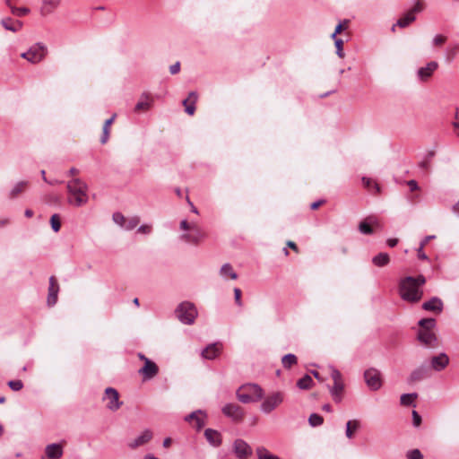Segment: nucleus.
Here are the masks:
<instances>
[{
  "label": "nucleus",
  "mask_w": 459,
  "mask_h": 459,
  "mask_svg": "<svg viewBox=\"0 0 459 459\" xmlns=\"http://www.w3.org/2000/svg\"><path fill=\"white\" fill-rule=\"evenodd\" d=\"M426 283V279L423 275L417 277L406 276L399 281V294L402 299L416 303L419 302L423 296L421 287Z\"/></svg>",
  "instance_id": "nucleus-1"
},
{
  "label": "nucleus",
  "mask_w": 459,
  "mask_h": 459,
  "mask_svg": "<svg viewBox=\"0 0 459 459\" xmlns=\"http://www.w3.org/2000/svg\"><path fill=\"white\" fill-rule=\"evenodd\" d=\"M66 188L69 194V204L80 207L88 203V186L85 182L75 178L67 182Z\"/></svg>",
  "instance_id": "nucleus-2"
},
{
  "label": "nucleus",
  "mask_w": 459,
  "mask_h": 459,
  "mask_svg": "<svg viewBox=\"0 0 459 459\" xmlns=\"http://www.w3.org/2000/svg\"><path fill=\"white\" fill-rule=\"evenodd\" d=\"M420 329L417 333V339L424 346L435 349L438 347V340L433 329L436 326L434 318H423L419 321Z\"/></svg>",
  "instance_id": "nucleus-3"
},
{
  "label": "nucleus",
  "mask_w": 459,
  "mask_h": 459,
  "mask_svg": "<svg viewBox=\"0 0 459 459\" xmlns=\"http://www.w3.org/2000/svg\"><path fill=\"white\" fill-rule=\"evenodd\" d=\"M179 228L185 231L181 235V239L187 243L198 245L206 238V233L195 222L190 223L186 220H183Z\"/></svg>",
  "instance_id": "nucleus-4"
},
{
  "label": "nucleus",
  "mask_w": 459,
  "mask_h": 459,
  "mask_svg": "<svg viewBox=\"0 0 459 459\" xmlns=\"http://www.w3.org/2000/svg\"><path fill=\"white\" fill-rule=\"evenodd\" d=\"M237 398L243 403H250L263 397L262 388L255 384H247L240 386L236 393Z\"/></svg>",
  "instance_id": "nucleus-5"
},
{
  "label": "nucleus",
  "mask_w": 459,
  "mask_h": 459,
  "mask_svg": "<svg viewBox=\"0 0 459 459\" xmlns=\"http://www.w3.org/2000/svg\"><path fill=\"white\" fill-rule=\"evenodd\" d=\"M178 319L186 325H192L197 316V310L194 304L185 301L180 303L175 310Z\"/></svg>",
  "instance_id": "nucleus-6"
},
{
  "label": "nucleus",
  "mask_w": 459,
  "mask_h": 459,
  "mask_svg": "<svg viewBox=\"0 0 459 459\" xmlns=\"http://www.w3.org/2000/svg\"><path fill=\"white\" fill-rule=\"evenodd\" d=\"M48 55V48L43 43L32 45L26 52L21 54V57L26 59L31 64H39Z\"/></svg>",
  "instance_id": "nucleus-7"
},
{
  "label": "nucleus",
  "mask_w": 459,
  "mask_h": 459,
  "mask_svg": "<svg viewBox=\"0 0 459 459\" xmlns=\"http://www.w3.org/2000/svg\"><path fill=\"white\" fill-rule=\"evenodd\" d=\"M364 378L367 385L373 391L382 386V375L377 368H371L365 371Z\"/></svg>",
  "instance_id": "nucleus-8"
},
{
  "label": "nucleus",
  "mask_w": 459,
  "mask_h": 459,
  "mask_svg": "<svg viewBox=\"0 0 459 459\" xmlns=\"http://www.w3.org/2000/svg\"><path fill=\"white\" fill-rule=\"evenodd\" d=\"M283 402V394L275 392L268 395L261 404V411L270 413Z\"/></svg>",
  "instance_id": "nucleus-9"
},
{
  "label": "nucleus",
  "mask_w": 459,
  "mask_h": 459,
  "mask_svg": "<svg viewBox=\"0 0 459 459\" xmlns=\"http://www.w3.org/2000/svg\"><path fill=\"white\" fill-rule=\"evenodd\" d=\"M423 9V3L421 1H417L414 6L397 21L396 25L400 28L408 27L411 22L415 21V13H420Z\"/></svg>",
  "instance_id": "nucleus-10"
},
{
  "label": "nucleus",
  "mask_w": 459,
  "mask_h": 459,
  "mask_svg": "<svg viewBox=\"0 0 459 459\" xmlns=\"http://www.w3.org/2000/svg\"><path fill=\"white\" fill-rule=\"evenodd\" d=\"M103 400L107 401L106 406L112 411H117L123 404V403L119 401L118 392L113 387H107L105 389Z\"/></svg>",
  "instance_id": "nucleus-11"
},
{
  "label": "nucleus",
  "mask_w": 459,
  "mask_h": 459,
  "mask_svg": "<svg viewBox=\"0 0 459 459\" xmlns=\"http://www.w3.org/2000/svg\"><path fill=\"white\" fill-rule=\"evenodd\" d=\"M221 411L225 416L236 422L241 421L245 416L244 410L236 403H227L222 407Z\"/></svg>",
  "instance_id": "nucleus-12"
},
{
  "label": "nucleus",
  "mask_w": 459,
  "mask_h": 459,
  "mask_svg": "<svg viewBox=\"0 0 459 459\" xmlns=\"http://www.w3.org/2000/svg\"><path fill=\"white\" fill-rule=\"evenodd\" d=\"M143 380H150L156 377L159 373L158 366L151 359H146L143 367L138 370Z\"/></svg>",
  "instance_id": "nucleus-13"
},
{
  "label": "nucleus",
  "mask_w": 459,
  "mask_h": 459,
  "mask_svg": "<svg viewBox=\"0 0 459 459\" xmlns=\"http://www.w3.org/2000/svg\"><path fill=\"white\" fill-rule=\"evenodd\" d=\"M152 437L153 433L151 429H144L138 437L132 439L127 446L131 449H136L149 443L152 439Z\"/></svg>",
  "instance_id": "nucleus-14"
},
{
  "label": "nucleus",
  "mask_w": 459,
  "mask_h": 459,
  "mask_svg": "<svg viewBox=\"0 0 459 459\" xmlns=\"http://www.w3.org/2000/svg\"><path fill=\"white\" fill-rule=\"evenodd\" d=\"M59 292V285L54 276L49 278V287L47 298V304L48 307H53L57 302V296Z\"/></svg>",
  "instance_id": "nucleus-15"
},
{
  "label": "nucleus",
  "mask_w": 459,
  "mask_h": 459,
  "mask_svg": "<svg viewBox=\"0 0 459 459\" xmlns=\"http://www.w3.org/2000/svg\"><path fill=\"white\" fill-rule=\"evenodd\" d=\"M449 364V358L445 352H441L430 359V368L435 371H441Z\"/></svg>",
  "instance_id": "nucleus-16"
},
{
  "label": "nucleus",
  "mask_w": 459,
  "mask_h": 459,
  "mask_svg": "<svg viewBox=\"0 0 459 459\" xmlns=\"http://www.w3.org/2000/svg\"><path fill=\"white\" fill-rule=\"evenodd\" d=\"M234 451L239 459H246L252 454L251 447L242 439L235 441Z\"/></svg>",
  "instance_id": "nucleus-17"
},
{
  "label": "nucleus",
  "mask_w": 459,
  "mask_h": 459,
  "mask_svg": "<svg viewBox=\"0 0 459 459\" xmlns=\"http://www.w3.org/2000/svg\"><path fill=\"white\" fill-rule=\"evenodd\" d=\"M437 67L438 64L435 61L428 63L426 66L420 67L418 70L417 74L419 79L422 82L428 81L431 77L433 73L437 69Z\"/></svg>",
  "instance_id": "nucleus-18"
},
{
  "label": "nucleus",
  "mask_w": 459,
  "mask_h": 459,
  "mask_svg": "<svg viewBox=\"0 0 459 459\" xmlns=\"http://www.w3.org/2000/svg\"><path fill=\"white\" fill-rule=\"evenodd\" d=\"M378 221L374 216H368L359 224V230L365 235H370L374 232L373 226H378Z\"/></svg>",
  "instance_id": "nucleus-19"
},
{
  "label": "nucleus",
  "mask_w": 459,
  "mask_h": 459,
  "mask_svg": "<svg viewBox=\"0 0 459 459\" xmlns=\"http://www.w3.org/2000/svg\"><path fill=\"white\" fill-rule=\"evenodd\" d=\"M206 414L203 411H195L186 417L188 422L195 421V427L201 429L205 425Z\"/></svg>",
  "instance_id": "nucleus-20"
},
{
  "label": "nucleus",
  "mask_w": 459,
  "mask_h": 459,
  "mask_svg": "<svg viewBox=\"0 0 459 459\" xmlns=\"http://www.w3.org/2000/svg\"><path fill=\"white\" fill-rule=\"evenodd\" d=\"M61 0H42V4L39 9L40 15L47 17L53 13L59 6Z\"/></svg>",
  "instance_id": "nucleus-21"
},
{
  "label": "nucleus",
  "mask_w": 459,
  "mask_h": 459,
  "mask_svg": "<svg viewBox=\"0 0 459 459\" xmlns=\"http://www.w3.org/2000/svg\"><path fill=\"white\" fill-rule=\"evenodd\" d=\"M45 454L48 459H59L63 455V446L56 443L48 445L45 448Z\"/></svg>",
  "instance_id": "nucleus-22"
},
{
  "label": "nucleus",
  "mask_w": 459,
  "mask_h": 459,
  "mask_svg": "<svg viewBox=\"0 0 459 459\" xmlns=\"http://www.w3.org/2000/svg\"><path fill=\"white\" fill-rule=\"evenodd\" d=\"M1 24L4 26L5 30H10L12 32L19 31L23 25L21 21L13 20L10 17L4 18L1 21Z\"/></svg>",
  "instance_id": "nucleus-23"
},
{
  "label": "nucleus",
  "mask_w": 459,
  "mask_h": 459,
  "mask_svg": "<svg viewBox=\"0 0 459 459\" xmlns=\"http://www.w3.org/2000/svg\"><path fill=\"white\" fill-rule=\"evenodd\" d=\"M221 351V345L219 343H212L208 345L203 351L202 356L206 359H215Z\"/></svg>",
  "instance_id": "nucleus-24"
},
{
  "label": "nucleus",
  "mask_w": 459,
  "mask_h": 459,
  "mask_svg": "<svg viewBox=\"0 0 459 459\" xmlns=\"http://www.w3.org/2000/svg\"><path fill=\"white\" fill-rule=\"evenodd\" d=\"M443 303L438 298H432L430 300L422 304V308L428 311L441 312Z\"/></svg>",
  "instance_id": "nucleus-25"
},
{
  "label": "nucleus",
  "mask_w": 459,
  "mask_h": 459,
  "mask_svg": "<svg viewBox=\"0 0 459 459\" xmlns=\"http://www.w3.org/2000/svg\"><path fill=\"white\" fill-rule=\"evenodd\" d=\"M204 436L207 441L213 446H218L221 443V434L217 430L207 429L204 431Z\"/></svg>",
  "instance_id": "nucleus-26"
},
{
  "label": "nucleus",
  "mask_w": 459,
  "mask_h": 459,
  "mask_svg": "<svg viewBox=\"0 0 459 459\" xmlns=\"http://www.w3.org/2000/svg\"><path fill=\"white\" fill-rule=\"evenodd\" d=\"M344 389V384L342 383H333V385L330 388V393L333 398V400L337 403H340L342 400V392Z\"/></svg>",
  "instance_id": "nucleus-27"
},
{
  "label": "nucleus",
  "mask_w": 459,
  "mask_h": 459,
  "mask_svg": "<svg viewBox=\"0 0 459 459\" xmlns=\"http://www.w3.org/2000/svg\"><path fill=\"white\" fill-rule=\"evenodd\" d=\"M151 107V97L147 93L141 96V100L135 105V111L147 110Z\"/></svg>",
  "instance_id": "nucleus-28"
},
{
  "label": "nucleus",
  "mask_w": 459,
  "mask_h": 459,
  "mask_svg": "<svg viewBox=\"0 0 459 459\" xmlns=\"http://www.w3.org/2000/svg\"><path fill=\"white\" fill-rule=\"evenodd\" d=\"M390 257L386 253H379L372 258V263L377 267H383L389 264Z\"/></svg>",
  "instance_id": "nucleus-29"
},
{
  "label": "nucleus",
  "mask_w": 459,
  "mask_h": 459,
  "mask_svg": "<svg viewBox=\"0 0 459 459\" xmlns=\"http://www.w3.org/2000/svg\"><path fill=\"white\" fill-rule=\"evenodd\" d=\"M28 187L27 181H21L17 183L10 191L9 197L11 199L16 198L20 194L23 193Z\"/></svg>",
  "instance_id": "nucleus-30"
},
{
  "label": "nucleus",
  "mask_w": 459,
  "mask_h": 459,
  "mask_svg": "<svg viewBox=\"0 0 459 459\" xmlns=\"http://www.w3.org/2000/svg\"><path fill=\"white\" fill-rule=\"evenodd\" d=\"M220 273L222 277H230V279L232 280H236L238 278V274L235 273V271L233 270L231 264H224L221 270H220Z\"/></svg>",
  "instance_id": "nucleus-31"
},
{
  "label": "nucleus",
  "mask_w": 459,
  "mask_h": 459,
  "mask_svg": "<svg viewBox=\"0 0 459 459\" xmlns=\"http://www.w3.org/2000/svg\"><path fill=\"white\" fill-rule=\"evenodd\" d=\"M116 117V114H114L109 119L106 120L103 126V132L102 136L100 139L101 143H106L109 137V127L111 124L113 123L114 119Z\"/></svg>",
  "instance_id": "nucleus-32"
},
{
  "label": "nucleus",
  "mask_w": 459,
  "mask_h": 459,
  "mask_svg": "<svg viewBox=\"0 0 459 459\" xmlns=\"http://www.w3.org/2000/svg\"><path fill=\"white\" fill-rule=\"evenodd\" d=\"M359 428V421L357 420H349L346 424V437L351 438L354 432Z\"/></svg>",
  "instance_id": "nucleus-33"
},
{
  "label": "nucleus",
  "mask_w": 459,
  "mask_h": 459,
  "mask_svg": "<svg viewBox=\"0 0 459 459\" xmlns=\"http://www.w3.org/2000/svg\"><path fill=\"white\" fill-rule=\"evenodd\" d=\"M298 362L297 357L294 354L289 353L282 357L281 363L285 368H290Z\"/></svg>",
  "instance_id": "nucleus-34"
},
{
  "label": "nucleus",
  "mask_w": 459,
  "mask_h": 459,
  "mask_svg": "<svg viewBox=\"0 0 459 459\" xmlns=\"http://www.w3.org/2000/svg\"><path fill=\"white\" fill-rule=\"evenodd\" d=\"M426 377V369L424 367H420L414 371L411 372L410 376V380L411 382H416L423 379Z\"/></svg>",
  "instance_id": "nucleus-35"
},
{
  "label": "nucleus",
  "mask_w": 459,
  "mask_h": 459,
  "mask_svg": "<svg viewBox=\"0 0 459 459\" xmlns=\"http://www.w3.org/2000/svg\"><path fill=\"white\" fill-rule=\"evenodd\" d=\"M313 380L310 376L305 375L302 378H300L297 382V385L299 388L306 390L311 387Z\"/></svg>",
  "instance_id": "nucleus-36"
},
{
  "label": "nucleus",
  "mask_w": 459,
  "mask_h": 459,
  "mask_svg": "<svg viewBox=\"0 0 459 459\" xmlns=\"http://www.w3.org/2000/svg\"><path fill=\"white\" fill-rule=\"evenodd\" d=\"M362 184L368 189H370V187L372 186L374 188V190H375V194L380 193V186H379V185L377 182H374L371 178L363 177L362 178Z\"/></svg>",
  "instance_id": "nucleus-37"
},
{
  "label": "nucleus",
  "mask_w": 459,
  "mask_h": 459,
  "mask_svg": "<svg viewBox=\"0 0 459 459\" xmlns=\"http://www.w3.org/2000/svg\"><path fill=\"white\" fill-rule=\"evenodd\" d=\"M140 222V218L137 216H134L129 219H126L125 228L126 230H131L134 229Z\"/></svg>",
  "instance_id": "nucleus-38"
},
{
  "label": "nucleus",
  "mask_w": 459,
  "mask_h": 459,
  "mask_svg": "<svg viewBox=\"0 0 459 459\" xmlns=\"http://www.w3.org/2000/svg\"><path fill=\"white\" fill-rule=\"evenodd\" d=\"M256 453L258 455V459H281L276 455L269 454L264 447L257 448Z\"/></svg>",
  "instance_id": "nucleus-39"
},
{
  "label": "nucleus",
  "mask_w": 459,
  "mask_h": 459,
  "mask_svg": "<svg viewBox=\"0 0 459 459\" xmlns=\"http://www.w3.org/2000/svg\"><path fill=\"white\" fill-rule=\"evenodd\" d=\"M324 419L316 413H312L308 418V422L312 427H317L323 424Z\"/></svg>",
  "instance_id": "nucleus-40"
},
{
  "label": "nucleus",
  "mask_w": 459,
  "mask_h": 459,
  "mask_svg": "<svg viewBox=\"0 0 459 459\" xmlns=\"http://www.w3.org/2000/svg\"><path fill=\"white\" fill-rule=\"evenodd\" d=\"M416 397V394H404L401 396V403L403 405H411Z\"/></svg>",
  "instance_id": "nucleus-41"
},
{
  "label": "nucleus",
  "mask_w": 459,
  "mask_h": 459,
  "mask_svg": "<svg viewBox=\"0 0 459 459\" xmlns=\"http://www.w3.org/2000/svg\"><path fill=\"white\" fill-rule=\"evenodd\" d=\"M50 224H51L52 230L55 232L59 231L60 228H61V222H60V218H59L58 214H53L51 216Z\"/></svg>",
  "instance_id": "nucleus-42"
},
{
  "label": "nucleus",
  "mask_w": 459,
  "mask_h": 459,
  "mask_svg": "<svg viewBox=\"0 0 459 459\" xmlns=\"http://www.w3.org/2000/svg\"><path fill=\"white\" fill-rule=\"evenodd\" d=\"M459 52V45H455L449 48H447L446 51V59L448 62H451L458 54Z\"/></svg>",
  "instance_id": "nucleus-43"
},
{
  "label": "nucleus",
  "mask_w": 459,
  "mask_h": 459,
  "mask_svg": "<svg viewBox=\"0 0 459 459\" xmlns=\"http://www.w3.org/2000/svg\"><path fill=\"white\" fill-rule=\"evenodd\" d=\"M183 106L185 107V111L190 115L193 116L195 111V106L189 101V99H186L182 102Z\"/></svg>",
  "instance_id": "nucleus-44"
},
{
  "label": "nucleus",
  "mask_w": 459,
  "mask_h": 459,
  "mask_svg": "<svg viewBox=\"0 0 459 459\" xmlns=\"http://www.w3.org/2000/svg\"><path fill=\"white\" fill-rule=\"evenodd\" d=\"M13 14L22 17L30 13V9L27 7H11Z\"/></svg>",
  "instance_id": "nucleus-45"
},
{
  "label": "nucleus",
  "mask_w": 459,
  "mask_h": 459,
  "mask_svg": "<svg viewBox=\"0 0 459 459\" xmlns=\"http://www.w3.org/2000/svg\"><path fill=\"white\" fill-rule=\"evenodd\" d=\"M7 385L12 390L15 392L22 390L23 387V383L22 380H10Z\"/></svg>",
  "instance_id": "nucleus-46"
},
{
  "label": "nucleus",
  "mask_w": 459,
  "mask_h": 459,
  "mask_svg": "<svg viewBox=\"0 0 459 459\" xmlns=\"http://www.w3.org/2000/svg\"><path fill=\"white\" fill-rule=\"evenodd\" d=\"M335 48H336V54L339 57L343 58L344 57V52H343V41L341 39H336L334 42Z\"/></svg>",
  "instance_id": "nucleus-47"
},
{
  "label": "nucleus",
  "mask_w": 459,
  "mask_h": 459,
  "mask_svg": "<svg viewBox=\"0 0 459 459\" xmlns=\"http://www.w3.org/2000/svg\"><path fill=\"white\" fill-rule=\"evenodd\" d=\"M126 219V218L120 212H115L113 214V221H115V223L123 228H125Z\"/></svg>",
  "instance_id": "nucleus-48"
},
{
  "label": "nucleus",
  "mask_w": 459,
  "mask_h": 459,
  "mask_svg": "<svg viewBox=\"0 0 459 459\" xmlns=\"http://www.w3.org/2000/svg\"><path fill=\"white\" fill-rule=\"evenodd\" d=\"M331 377L333 380V383H342V374L339 370L334 368H331Z\"/></svg>",
  "instance_id": "nucleus-49"
},
{
  "label": "nucleus",
  "mask_w": 459,
  "mask_h": 459,
  "mask_svg": "<svg viewBox=\"0 0 459 459\" xmlns=\"http://www.w3.org/2000/svg\"><path fill=\"white\" fill-rule=\"evenodd\" d=\"M408 459H422L423 455L419 449H412L407 453Z\"/></svg>",
  "instance_id": "nucleus-50"
},
{
  "label": "nucleus",
  "mask_w": 459,
  "mask_h": 459,
  "mask_svg": "<svg viewBox=\"0 0 459 459\" xmlns=\"http://www.w3.org/2000/svg\"><path fill=\"white\" fill-rule=\"evenodd\" d=\"M234 298H235L236 304L238 307H242L243 303H242V300H241V290H240V289H238V288H235L234 289Z\"/></svg>",
  "instance_id": "nucleus-51"
},
{
  "label": "nucleus",
  "mask_w": 459,
  "mask_h": 459,
  "mask_svg": "<svg viewBox=\"0 0 459 459\" xmlns=\"http://www.w3.org/2000/svg\"><path fill=\"white\" fill-rule=\"evenodd\" d=\"M412 420H413V425L415 427H419L420 425L421 417L416 411H412Z\"/></svg>",
  "instance_id": "nucleus-52"
},
{
  "label": "nucleus",
  "mask_w": 459,
  "mask_h": 459,
  "mask_svg": "<svg viewBox=\"0 0 459 459\" xmlns=\"http://www.w3.org/2000/svg\"><path fill=\"white\" fill-rule=\"evenodd\" d=\"M446 40V38L443 35H437L435 36V38L433 39V43L437 46H440L442 44H444Z\"/></svg>",
  "instance_id": "nucleus-53"
},
{
  "label": "nucleus",
  "mask_w": 459,
  "mask_h": 459,
  "mask_svg": "<svg viewBox=\"0 0 459 459\" xmlns=\"http://www.w3.org/2000/svg\"><path fill=\"white\" fill-rule=\"evenodd\" d=\"M152 231V227L150 225H142L138 228V232L142 234H149Z\"/></svg>",
  "instance_id": "nucleus-54"
},
{
  "label": "nucleus",
  "mask_w": 459,
  "mask_h": 459,
  "mask_svg": "<svg viewBox=\"0 0 459 459\" xmlns=\"http://www.w3.org/2000/svg\"><path fill=\"white\" fill-rule=\"evenodd\" d=\"M186 99H189V101L195 106V103L198 99V95L195 91H191V92H189L188 97Z\"/></svg>",
  "instance_id": "nucleus-55"
},
{
  "label": "nucleus",
  "mask_w": 459,
  "mask_h": 459,
  "mask_svg": "<svg viewBox=\"0 0 459 459\" xmlns=\"http://www.w3.org/2000/svg\"><path fill=\"white\" fill-rule=\"evenodd\" d=\"M180 70V63L177 62L169 67V71L172 74H176Z\"/></svg>",
  "instance_id": "nucleus-56"
},
{
  "label": "nucleus",
  "mask_w": 459,
  "mask_h": 459,
  "mask_svg": "<svg viewBox=\"0 0 459 459\" xmlns=\"http://www.w3.org/2000/svg\"><path fill=\"white\" fill-rule=\"evenodd\" d=\"M325 203V200L322 199V200H318L316 202H314L311 204L310 207L312 210H316L317 209L320 205L324 204Z\"/></svg>",
  "instance_id": "nucleus-57"
},
{
  "label": "nucleus",
  "mask_w": 459,
  "mask_h": 459,
  "mask_svg": "<svg viewBox=\"0 0 459 459\" xmlns=\"http://www.w3.org/2000/svg\"><path fill=\"white\" fill-rule=\"evenodd\" d=\"M418 256H419L420 259H423V260L428 259V256L424 253L423 247H421V245L420 246V247L418 249Z\"/></svg>",
  "instance_id": "nucleus-58"
},
{
  "label": "nucleus",
  "mask_w": 459,
  "mask_h": 459,
  "mask_svg": "<svg viewBox=\"0 0 459 459\" xmlns=\"http://www.w3.org/2000/svg\"><path fill=\"white\" fill-rule=\"evenodd\" d=\"M186 202L187 204H189L190 208H191V211L195 213V214H198V210L196 209V207L193 204V203L190 201L189 197L186 196Z\"/></svg>",
  "instance_id": "nucleus-59"
},
{
  "label": "nucleus",
  "mask_w": 459,
  "mask_h": 459,
  "mask_svg": "<svg viewBox=\"0 0 459 459\" xmlns=\"http://www.w3.org/2000/svg\"><path fill=\"white\" fill-rule=\"evenodd\" d=\"M408 186H410L411 191H414V190L418 189V184H417V182L415 180H410L408 182Z\"/></svg>",
  "instance_id": "nucleus-60"
},
{
  "label": "nucleus",
  "mask_w": 459,
  "mask_h": 459,
  "mask_svg": "<svg viewBox=\"0 0 459 459\" xmlns=\"http://www.w3.org/2000/svg\"><path fill=\"white\" fill-rule=\"evenodd\" d=\"M435 238V236L434 235H429V236H427L420 243L421 245V247H424L425 245L431 239Z\"/></svg>",
  "instance_id": "nucleus-61"
},
{
  "label": "nucleus",
  "mask_w": 459,
  "mask_h": 459,
  "mask_svg": "<svg viewBox=\"0 0 459 459\" xmlns=\"http://www.w3.org/2000/svg\"><path fill=\"white\" fill-rule=\"evenodd\" d=\"M398 243V239L397 238H389L387 240V245L390 247H394L397 245Z\"/></svg>",
  "instance_id": "nucleus-62"
},
{
  "label": "nucleus",
  "mask_w": 459,
  "mask_h": 459,
  "mask_svg": "<svg viewBox=\"0 0 459 459\" xmlns=\"http://www.w3.org/2000/svg\"><path fill=\"white\" fill-rule=\"evenodd\" d=\"M287 246L289 247H290L292 250H294L295 252H297V253L299 252V248L293 241H288Z\"/></svg>",
  "instance_id": "nucleus-63"
},
{
  "label": "nucleus",
  "mask_w": 459,
  "mask_h": 459,
  "mask_svg": "<svg viewBox=\"0 0 459 459\" xmlns=\"http://www.w3.org/2000/svg\"><path fill=\"white\" fill-rule=\"evenodd\" d=\"M172 443V439L170 437H166L164 440H163V446L164 447H169Z\"/></svg>",
  "instance_id": "nucleus-64"
}]
</instances>
